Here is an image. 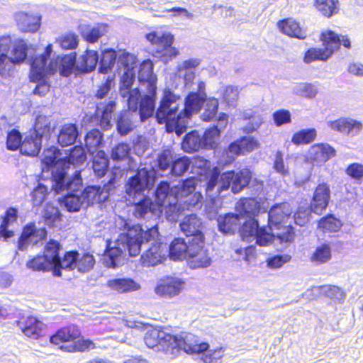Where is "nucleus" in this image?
Segmentation results:
<instances>
[{
	"mask_svg": "<svg viewBox=\"0 0 363 363\" xmlns=\"http://www.w3.org/2000/svg\"><path fill=\"white\" fill-rule=\"evenodd\" d=\"M16 325L28 337L36 340L41 336L43 323L35 316H21L16 320Z\"/></svg>",
	"mask_w": 363,
	"mask_h": 363,
	"instance_id": "4be33fe9",
	"label": "nucleus"
},
{
	"mask_svg": "<svg viewBox=\"0 0 363 363\" xmlns=\"http://www.w3.org/2000/svg\"><path fill=\"white\" fill-rule=\"evenodd\" d=\"M26 267L33 272H52V264L44 255H37L29 259L26 262Z\"/></svg>",
	"mask_w": 363,
	"mask_h": 363,
	"instance_id": "58836bf2",
	"label": "nucleus"
},
{
	"mask_svg": "<svg viewBox=\"0 0 363 363\" xmlns=\"http://www.w3.org/2000/svg\"><path fill=\"white\" fill-rule=\"evenodd\" d=\"M186 261L191 269L206 268L211 264V258L205 247V240L195 242L191 245Z\"/></svg>",
	"mask_w": 363,
	"mask_h": 363,
	"instance_id": "dca6fc26",
	"label": "nucleus"
},
{
	"mask_svg": "<svg viewBox=\"0 0 363 363\" xmlns=\"http://www.w3.org/2000/svg\"><path fill=\"white\" fill-rule=\"evenodd\" d=\"M61 155V152L59 148L55 146H51L45 150L43 152V157L42 159L43 163L48 167H52L57 164V171L62 169V166L60 164L59 157Z\"/></svg>",
	"mask_w": 363,
	"mask_h": 363,
	"instance_id": "6e6d98bb",
	"label": "nucleus"
},
{
	"mask_svg": "<svg viewBox=\"0 0 363 363\" xmlns=\"http://www.w3.org/2000/svg\"><path fill=\"white\" fill-rule=\"evenodd\" d=\"M79 256L77 250L67 251L60 257V264H56L52 269L55 277H61L62 269L74 270L77 267V259Z\"/></svg>",
	"mask_w": 363,
	"mask_h": 363,
	"instance_id": "7c9ffc66",
	"label": "nucleus"
},
{
	"mask_svg": "<svg viewBox=\"0 0 363 363\" xmlns=\"http://www.w3.org/2000/svg\"><path fill=\"white\" fill-rule=\"evenodd\" d=\"M18 211L16 208L10 207L4 213L2 217V222L0 225V236L4 240L9 239L14 235L13 230H9V225L17 221Z\"/></svg>",
	"mask_w": 363,
	"mask_h": 363,
	"instance_id": "e433bc0d",
	"label": "nucleus"
},
{
	"mask_svg": "<svg viewBox=\"0 0 363 363\" xmlns=\"http://www.w3.org/2000/svg\"><path fill=\"white\" fill-rule=\"evenodd\" d=\"M182 149L186 152H194L203 148L201 137L196 130L186 134L182 143Z\"/></svg>",
	"mask_w": 363,
	"mask_h": 363,
	"instance_id": "c03bdc74",
	"label": "nucleus"
},
{
	"mask_svg": "<svg viewBox=\"0 0 363 363\" xmlns=\"http://www.w3.org/2000/svg\"><path fill=\"white\" fill-rule=\"evenodd\" d=\"M136 112L128 108V110L120 113L117 119V130L121 135H126L133 129V118Z\"/></svg>",
	"mask_w": 363,
	"mask_h": 363,
	"instance_id": "37998d69",
	"label": "nucleus"
},
{
	"mask_svg": "<svg viewBox=\"0 0 363 363\" xmlns=\"http://www.w3.org/2000/svg\"><path fill=\"white\" fill-rule=\"evenodd\" d=\"M313 159L319 162H327L336 155L335 150L328 144L316 143L311 147Z\"/></svg>",
	"mask_w": 363,
	"mask_h": 363,
	"instance_id": "4c0bfd02",
	"label": "nucleus"
},
{
	"mask_svg": "<svg viewBox=\"0 0 363 363\" xmlns=\"http://www.w3.org/2000/svg\"><path fill=\"white\" fill-rule=\"evenodd\" d=\"M258 228V220L256 218H248L242 224H240L238 232L243 240L249 241L255 238Z\"/></svg>",
	"mask_w": 363,
	"mask_h": 363,
	"instance_id": "864d4df0",
	"label": "nucleus"
},
{
	"mask_svg": "<svg viewBox=\"0 0 363 363\" xmlns=\"http://www.w3.org/2000/svg\"><path fill=\"white\" fill-rule=\"evenodd\" d=\"M173 194L172 188H170V184L167 181L160 182L155 191V203L157 204H161L162 211L164 210V201L167 196Z\"/></svg>",
	"mask_w": 363,
	"mask_h": 363,
	"instance_id": "680f3d73",
	"label": "nucleus"
},
{
	"mask_svg": "<svg viewBox=\"0 0 363 363\" xmlns=\"http://www.w3.org/2000/svg\"><path fill=\"white\" fill-rule=\"evenodd\" d=\"M158 236L157 225L144 230L139 224L128 228L125 233L119 234L115 246H107L104 253V263L108 268L118 267L123 259L124 252H128L130 257L138 256L141 251V245L155 240Z\"/></svg>",
	"mask_w": 363,
	"mask_h": 363,
	"instance_id": "f03ea898",
	"label": "nucleus"
},
{
	"mask_svg": "<svg viewBox=\"0 0 363 363\" xmlns=\"http://www.w3.org/2000/svg\"><path fill=\"white\" fill-rule=\"evenodd\" d=\"M277 238L281 244H291L294 242L296 233L295 228L291 225H284L281 230H278Z\"/></svg>",
	"mask_w": 363,
	"mask_h": 363,
	"instance_id": "69168bd1",
	"label": "nucleus"
},
{
	"mask_svg": "<svg viewBox=\"0 0 363 363\" xmlns=\"http://www.w3.org/2000/svg\"><path fill=\"white\" fill-rule=\"evenodd\" d=\"M116 178L114 174L103 187L100 186H88L82 193V202L87 206L104 203L109 196L112 190L116 189Z\"/></svg>",
	"mask_w": 363,
	"mask_h": 363,
	"instance_id": "9b49d317",
	"label": "nucleus"
},
{
	"mask_svg": "<svg viewBox=\"0 0 363 363\" xmlns=\"http://www.w3.org/2000/svg\"><path fill=\"white\" fill-rule=\"evenodd\" d=\"M95 263L94 255L89 252H84L80 257H78L76 269L80 272H88L94 268Z\"/></svg>",
	"mask_w": 363,
	"mask_h": 363,
	"instance_id": "338daca9",
	"label": "nucleus"
},
{
	"mask_svg": "<svg viewBox=\"0 0 363 363\" xmlns=\"http://www.w3.org/2000/svg\"><path fill=\"white\" fill-rule=\"evenodd\" d=\"M150 172L147 168L138 169L125 184L126 194L132 198L143 194L150 184Z\"/></svg>",
	"mask_w": 363,
	"mask_h": 363,
	"instance_id": "4468645a",
	"label": "nucleus"
},
{
	"mask_svg": "<svg viewBox=\"0 0 363 363\" xmlns=\"http://www.w3.org/2000/svg\"><path fill=\"white\" fill-rule=\"evenodd\" d=\"M317 137V131L314 128L301 129L294 133L291 143L296 145H308L313 143Z\"/></svg>",
	"mask_w": 363,
	"mask_h": 363,
	"instance_id": "a18cd8bd",
	"label": "nucleus"
},
{
	"mask_svg": "<svg viewBox=\"0 0 363 363\" xmlns=\"http://www.w3.org/2000/svg\"><path fill=\"white\" fill-rule=\"evenodd\" d=\"M197 182V177L192 176L184 179L180 186L172 187L174 198L182 202L187 209L201 205L203 201L202 194L196 191Z\"/></svg>",
	"mask_w": 363,
	"mask_h": 363,
	"instance_id": "6e6552de",
	"label": "nucleus"
},
{
	"mask_svg": "<svg viewBox=\"0 0 363 363\" xmlns=\"http://www.w3.org/2000/svg\"><path fill=\"white\" fill-rule=\"evenodd\" d=\"M345 174L352 179L361 183L363 182V164L353 162L345 168Z\"/></svg>",
	"mask_w": 363,
	"mask_h": 363,
	"instance_id": "774afa93",
	"label": "nucleus"
},
{
	"mask_svg": "<svg viewBox=\"0 0 363 363\" xmlns=\"http://www.w3.org/2000/svg\"><path fill=\"white\" fill-rule=\"evenodd\" d=\"M62 250L61 243L54 239H50L45 245L43 255L47 256L52 264V269L56 264H60V252Z\"/></svg>",
	"mask_w": 363,
	"mask_h": 363,
	"instance_id": "ea45409f",
	"label": "nucleus"
},
{
	"mask_svg": "<svg viewBox=\"0 0 363 363\" xmlns=\"http://www.w3.org/2000/svg\"><path fill=\"white\" fill-rule=\"evenodd\" d=\"M319 40L323 48L330 57L335 52L338 51L341 45L350 50L352 48L350 38L347 35H341L330 29H325L320 33Z\"/></svg>",
	"mask_w": 363,
	"mask_h": 363,
	"instance_id": "f8f14e48",
	"label": "nucleus"
},
{
	"mask_svg": "<svg viewBox=\"0 0 363 363\" xmlns=\"http://www.w3.org/2000/svg\"><path fill=\"white\" fill-rule=\"evenodd\" d=\"M42 146V139L34 134L29 133L22 141L20 152L22 155L35 157L37 156Z\"/></svg>",
	"mask_w": 363,
	"mask_h": 363,
	"instance_id": "2f4dec72",
	"label": "nucleus"
},
{
	"mask_svg": "<svg viewBox=\"0 0 363 363\" xmlns=\"http://www.w3.org/2000/svg\"><path fill=\"white\" fill-rule=\"evenodd\" d=\"M328 125L334 130L346 134H349L354 130L355 132H358L362 128L361 122L347 118H340L330 121Z\"/></svg>",
	"mask_w": 363,
	"mask_h": 363,
	"instance_id": "72a5a7b5",
	"label": "nucleus"
},
{
	"mask_svg": "<svg viewBox=\"0 0 363 363\" xmlns=\"http://www.w3.org/2000/svg\"><path fill=\"white\" fill-rule=\"evenodd\" d=\"M117 58L116 51L113 48L105 49L101 52L100 66L99 71L103 74H107L111 71L116 63Z\"/></svg>",
	"mask_w": 363,
	"mask_h": 363,
	"instance_id": "3c124183",
	"label": "nucleus"
},
{
	"mask_svg": "<svg viewBox=\"0 0 363 363\" xmlns=\"http://www.w3.org/2000/svg\"><path fill=\"white\" fill-rule=\"evenodd\" d=\"M35 225L34 223H30L26 225L21 232L17 242V247L19 250H26L30 242V237L35 235Z\"/></svg>",
	"mask_w": 363,
	"mask_h": 363,
	"instance_id": "052dcab7",
	"label": "nucleus"
},
{
	"mask_svg": "<svg viewBox=\"0 0 363 363\" xmlns=\"http://www.w3.org/2000/svg\"><path fill=\"white\" fill-rule=\"evenodd\" d=\"M190 164V159L186 156L177 158L174 157L172 164L170 174L177 177L182 176L189 169Z\"/></svg>",
	"mask_w": 363,
	"mask_h": 363,
	"instance_id": "0e129e2a",
	"label": "nucleus"
},
{
	"mask_svg": "<svg viewBox=\"0 0 363 363\" xmlns=\"http://www.w3.org/2000/svg\"><path fill=\"white\" fill-rule=\"evenodd\" d=\"M220 130L217 125L206 129L201 137L203 148L215 149L218 145V140Z\"/></svg>",
	"mask_w": 363,
	"mask_h": 363,
	"instance_id": "4d7b16f0",
	"label": "nucleus"
},
{
	"mask_svg": "<svg viewBox=\"0 0 363 363\" xmlns=\"http://www.w3.org/2000/svg\"><path fill=\"white\" fill-rule=\"evenodd\" d=\"M330 199V189L325 182L318 184L314 189L310 202V209L315 214L320 215L328 207Z\"/></svg>",
	"mask_w": 363,
	"mask_h": 363,
	"instance_id": "aec40b11",
	"label": "nucleus"
},
{
	"mask_svg": "<svg viewBox=\"0 0 363 363\" xmlns=\"http://www.w3.org/2000/svg\"><path fill=\"white\" fill-rule=\"evenodd\" d=\"M277 27L281 33L291 38L305 40L308 36L300 22L291 17L278 21Z\"/></svg>",
	"mask_w": 363,
	"mask_h": 363,
	"instance_id": "412c9836",
	"label": "nucleus"
},
{
	"mask_svg": "<svg viewBox=\"0 0 363 363\" xmlns=\"http://www.w3.org/2000/svg\"><path fill=\"white\" fill-rule=\"evenodd\" d=\"M79 135L78 129L74 123H67L62 126L57 135V142L62 147L74 143Z\"/></svg>",
	"mask_w": 363,
	"mask_h": 363,
	"instance_id": "c9c22d12",
	"label": "nucleus"
},
{
	"mask_svg": "<svg viewBox=\"0 0 363 363\" xmlns=\"http://www.w3.org/2000/svg\"><path fill=\"white\" fill-rule=\"evenodd\" d=\"M135 81V71L125 70L121 78L120 89L123 91V96H128L127 103L130 109L139 111L140 101L143 96L139 88L131 89Z\"/></svg>",
	"mask_w": 363,
	"mask_h": 363,
	"instance_id": "ddd939ff",
	"label": "nucleus"
},
{
	"mask_svg": "<svg viewBox=\"0 0 363 363\" xmlns=\"http://www.w3.org/2000/svg\"><path fill=\"white\" fill-rule=\"evenodd\" d=\"M107 286L112 291L118 294H126L138 291L140 285L132 278H114L108 280Z\"/></svg>",
	"mask_w": 363,
	"mask_h": 363,
	"instance_id": "c85d7f7f",
	"label": "nucleus"
},
{
	"mask_svg": "<svg viewBox=\"0 0 363 363\" xmlns=\"http://www.w3.org/2000/svg\"><path fill=\"white\" fill-rule=\"evenodd\" d=\"M33 128V131L30 133L38 137L39 136L41 139L43 137H49L53 130V128L51 125V122L48 117L43 115L37 116Z\"/></svg>",
	"mask_w": 363,
	"mask_h": 363,
	"instance_id": "a19ab883",
	"label": "nucleus"
},
{
	"mask_svg": "<svg viewBox=\"0 0 363 363\" xmlns=\"http://www.w3.org/2000/svg\"><path fill=\"white\" fill-rule=\"evenodd\" d=\"M174 156L172 150L164 149L157 155L156 159V167L160 171L171 169Z\"/></svg>",
	"mask_w": 363,
	"mask_h": 363,
	"instance_id": "e2e57ef3",
	"label": "nucleus"
},
{
	"mask_svg": "<svg viewBox=\"0 0 363 363\" xmlns=\"http://www.w3.org/2000/svg\"><path fill=\"white\" fill-rule=\"evenodd\" d=\"M158 235H160L159 233ZM158 238L159 236L152 240L150 247L141 255L140 260L143 266H155L162 262L164 255L161 249V242H157Z\"/></svg>",
	"mask_w": 363,
	"mask_h": 363,
	"instance_id": "bb28decb",
	"label": "nucleus"
},
{
	"mask_svg": "<svg viewBox=\"0 0 363 363\" xmlns=\"http://www.w3.org/2000/svg\"><path fill=\"white\" fill-rule=\"evenodd\" d=\"M332 250L329 243H322L317 246L310 257V260L315 264H324L331 259Z\"/></svg>",
	"mask_w": 363,
	"mask_h": 363,
	"instance_id": "8fccbe9b",
	"label": "nucleus"
},
{
	"mask_svg": "<svg viewBox=\"0 0 363 363\" xmlns=\"http://www.w3.org/2000/svg\"><path fill=\"white\" fill-rule=\"evenodd\" d=\"M252 177L253 172L249 167H244L238 171L228 170L220 173L219 168L214 167L206 177L205 191L208 194L218 186L216 191L218 196L228 190L237 194L248 187L251 182L257 189H262L264 182L257 179H252Z\"/></svg>",
	"mask_w": 363,
	"mask_h": 363,
	"instance_id": "39448f33",
	"label": "nucleus"
},
{
	"mask_svg": "<svg viewBox=\"0 0 363 363\" xmlns=\"http://www.w3.org/2000/svg\"><path fill=\"white\" fill-rule=\"evenodd\" d=\"M259 143L252 137L243 136L231 143L227 149V152L234 156L244 155L257 148Z\"/></svg>",
	"mask_w": 363,
	"mask_h": 363,
	"instance_id": "a878e982",
	"label": "nucleus"
},
{
	"mask_svg": "<svg viewBox=\"0 0 363 363\" xmlns=\"http://www.w3.org/2000/svg\"><path fill=\"white\" fill-rule=\"evenodd\" d=\"M191 336L192 335L186 332L173 335L162 329L152 328L146 332L144 341L149 348L162 352L170 358L177 356L181 350L191 354L208 351L209 348L208 342H199L197 340L191 342L189 340Z\"/></svg>",
	"mask_w": 363,
	"mask_h": 363,
	"instance_id": "7ed1b4c3",
	"label": "nucleus"
},
{
	"mask_svg": "<svg viewBox=\"0 0 363 363\" xmlns=\"http://www.w3.org/2000/svg\"><path fill=\"white\" fill-rule=\"evenodd\" d=\"M96 347L94 342L89 339H79L74 340L70 345H62L60 349L67 352H84Z\"/></svg>",
	"mask_w": 363,
	"mask_h": 363,
	"instance_id": "13d9d810",
	"label": "nucleus"
},
{
	"mask_svg": "<svg viewBox=\"0 0 363 363\" xmlns=\"http://www.w3.org/2000/svg\"><path fill=\"white\" fill-rule=\"evenodd\" d=\"M203 111L200 116L201 121L210 122L216 119L219 107V101L215 97H206L203 104Z\"/></svg>",
	"mask_w": 363,
	"mask_h": 363,
	"instance_id": "09e8293b",
	"label": "nucleus"
},
{
	"mask_svg": "<svg viewBox=\"0 0 363 363\" xmlns=\"http://www.w3.org/2000/svg\"><path fill=\"white\" fill-rule=\"evenodd\" d=\"M153 70L154 64L150 59L143 60L139 65L138 82L147 93L140 101L139 115L141 121L151 117L155 111L157 78Z\"/></svg>",
	"mask_w": 363,
	"mask_h": 363,
	"instance_id": "423d86ee",
	"label": "nucleus"
},
{
	"mask_svg": "<svg viewBox=\"0 0 363 363\" xmlns=\"http://www.w3.org/2000/svg\"><path fill=\"white\" fill-rule=\"evenodd\" d=\"M28 46L23 40L12 44L9 36L0 37V76L7 78L12 75L15 66L22 64L28 56Z\"/></svg>",
	"mask_w": 363,
	"mask_h": 363,
	"instance_id": "0eeeda50",
	"label": "nucleus"
},
{
	"mask_svg": "<svg viewBox=\"0 0 363 363\" xmlns=\"http://www.w3.org/2000/svg\"><path fill=\"white\" fill-rule=\"evenodd\" d=\"M184 286V281L175 277H165L155 288V294L164 298H172L178 296Z\"/></svg>",
	"mask_w": 363,
	"mask_h": 363,
	"instance_id": "6ab92c4d",
	"label": "nucleus"
},
{
	"mask_svg": "<svg viewBox=\"0 0 363 363\" xmlns=\"http://www.w3.org/2000/svg\"><path fill=\"white\" fill-rule=\"evenodd\" d=\"M342 225L341 220L333 214H328L322 217L318 222V228L323 233L338 232Z\"/></svg>",
	"mask_w": 363,
	"mask_h": 363,
	"instance_id": "49530a36",
	"label": "nucleus"
},
{
	"mask_svg": "<svg viewBox=\"0 0 363 363\" xmlns=\"http://www.w3.org/2000/svg\"><path fill=\"white\" fill-rule=\"evenodd\" d=\"M55 43L62 50H75L79 45V38L76 33L68 31L56 38Z\"/></svg>",
	"mask_w": 363,
	"mask_h": 363,
	"instance_id": "5fc2aeb1",
	"label": "nucleus"
},
{
	"mask_svg": "<svg viewBox=\"0 0 363 363\" xmlns=\"http://www.w3.org/2000/svg\"><path fill=\"white\" fill-rule=\"evenodd\" d=\"M79 33L84 41L90 44H94L104 35L105 31L102 28L101 25H97L96 26L86 25L82 28Z\"/></svg>",
	"mask_w": 363,
	"mask_h": 363,
	"instance_id": "de8ad7c7",
	"label": "nucleus"
},
{
	"mask_svg": "<svg viewBox=\"0 0 363 363\" xmlns=\"http://www.w3.org/2000/svg\"><path fill=\"white\" fill-rule=\"evenodd\" d=\"M145 38L151 45L156 46V53L165 60H171L179 54L178 50L172 46L174 38L170 33L159 34L152 31L145 35Z\"/></svg>",
	"mask_w": 363,
	"mask_h": 363,
	"instance_id": "1a4fd4ad",
	"label": "nucleus"
},
{
	"mask_svg": "<svg viewBox=\"0 0 363 363\" xmlns=\"http://www.w3.org/2000/svg\"><path fill=\"white\" fill-rule=\"evenodd\" d=\"M181 231L193 242L205 240L203 223L195 214L186 216L180 223Z\"/></svg>",
	"mask_w": 363,
	"mask_h": 363,
	"instance_id": "f3484780",
	"label": "nucleus"
},
{
	"mask_svg": "<svg viewBox=\"0 0 363 363\" xmlns=\"http://www.w3.org/2000/svg\"><path fill=\"white\" fill-rule=\"evenodd\" d=\"M292 208L288 202H281L272 206L268 211V223L273 230H281L291 218Z\"/></svg>",
	"mask_w": 363,
	"mask_h": 363,
	"instance_id": "2eb2a0df",
	"label": "nucleus"
},
{
	"mask_svg": "<svg viewBox=\"0 0 363 363\" xmlns=\"http://www.w3.org/2000/svg\"><path fill=\"white\" fill-rule=\"evenodd\" d=\"M52 52V45L50 43L45 46L43 53L30 57L28 74L30 82H38L57 72L62 77H69L76 70V52L57 55L51 59Z\"/></svg>",
	"mask_w": 363,
	"mask_h": 363,
	"instance_id": "20e7f679",
	"label": "nucleus"
},
{
	"mask_svg": "<svg viewBox=\"0 0 363 363\" xmlns=\"http://www.w3.org/2000/svg\"><path fill=\"white\" fill-rule=\"evenodd\" d=\"M99 62L98 51L86 49L79 57L76 70L80 73H89L94 71Z\"/></svg>",
	"mask_w": 363,
	"mask_h": 363,
	"instance_id": "c756f323",
	"label": "nucleus"
},
{
	"mask_svg": "<svg viewBox=\"0 0 363 363\" xmlns=\"http://www.w3.org/2000/svg\"><path fill=\"white\" fill-rule=\"evenodd\" d=\"M315 9L324 18H330L340 12L339 0H313Z\"/></svg>",
	"mask_w": 363,
	"mask_h": 363,
	"instance_id": "f704fd0d",
	"label": "nucleus"
},
{
	"mask_svg": "<svg viewBox=\"0 0 363 363\" xmlns=\"http://www.w3.org/2000/svg\"><path fill=\"white\" fill-rule=\"evenodd\" d=\"M109 167V160L104 150H99L93 157L92 169L99 178L105 176Z\"/></svg>",
	"mask_w": 363,
	"mask_h": 363,
	"instance_id": "79ce46f5",
	"label": "nucleus"
},
{
	"mask_svg": "<svg viewBox=\"0 0 363 363\" xmlns=\"http://www.w3.org/2000/svg\"><path fill=\"white\" fill-rule=\"evenodd\" d=\"M235 210L240 218H256L267 211L255 197H242L235 203Z\"/></svg>",
	"mask_w": 363,
	"mask_h": 363,
	"instance_id": "a211bd4d",
	"label": "nucleus"
},
{
	"mask_svg": "<svg viewBox=\"0 0 363 363\" xmlns=\"http://www.w3.org/2000/svg\"><path fill=\"white\" fill-rule=\"evenodd\" d=\"M81 331L75 325H69L58 329L55 334L50 336V342L60 347L66 342H73L79 338Z\"/></svg>",
	"mask_w": 363,
	"mask_h": 363,
	"instance_id": "5701e85b",
	"label": "nucleus"
},
{
	"mask_svg": "<svg viewBox=\"0 0 363 363\" xmlns=\"http://www.w3.org/2000/svg\"><path fill=\"white\" fill-rule=\"evenodd\" d=\"M85 147L93 154L103 144V133L98 129H91L85 135Z\"/></svg>",
	"mask_w": 363,
	"mask_h": 363,
	"instance_id": "603ef678",
	"label": "nucleus"
},
{
	"mask_svg": "<svg viewBox=\"0 0 363 363\" xmlns=\"http://www.w3.org/2000/svg\"><path fill=\"white\" fill-rule=\"evenodd\" d=\"M240 218L236 213H228L218 218V229L225 234H234L240 225Z\"/></svg>",
	"mask_w": 363,
	"mask_h": 363,
	"instance_id": "473e14b6",
	"label": "nucleus"
},
{
	"mask_svg": "<svg viewBox=\"0 0 363 363\" xmlns=\"http://www.w3.org/2000/svg\"><path fill=\"white\" fill-rule=\"evenodd\" d=\"M133 206V215L137 218H145L148 213L160 217L162 213L161 204H157L147 196L135 203Z\"/></svg>",
	"mask_w": 363,
	"mask_h": 363,
	"instance_id": "b1692460",
	"label": "nucleus"
},
{
	"mask_svg": "<svg viewBox=\"0 0 363 363\" xmlns=\"http://www.w3.org/2000/svg\"><path fill=\"white\" fill-rule=\"evenodd\" d=\"M86 160V152L82 145H74L72 147L68 155L60 160V164L62 166L60 171L54 172L52 177L56 185L62 189L65 186V169H68L70 164L77 165L83 164Z\"/></svg>",
	"mask_w": 363,
	"mask_h": 363,
	"instance_id": "9d476101",
	"label": "nucleus"
},
{
	"mask_svg": "<svg viewBox=\"0 0 363 363\" xmlns=\"http://www.w3.org/2000/svg\"><path fill=\"white\" fill-rule=\"evenodd\" d=\"M15 21L20 30L23 33H35L40 26V16L19 11L15 14Z\"/></svg>",
	"mask_w": 363,
	"mask_h": 363,
	"instance_id": "393cba45",
	"label": "nucleus"
},
{
	"mask_svg": "<svg viewBox=\"0 0 363 363\" xmlns=\"http://www.w3.org/2000/svg\"><path fill=\"white\" fill-rule=\"evenodd\" d=\"M206 97V84L200 81L196 91H191L186 96L184 106L179 110L180 96L169 90L166 91L156 110V120L158 123L165 125L167 132H175L179 135L186 131L192 115L201 110Z\"/></svg>",
	"mask_w": 363,
	"mask_h": 363,
	"instance_id": "f257e3e1",
	"label": "nucleus"
},
{
	"mask_svg": "<svg viewBox=\"0 0 363 363\" xmlns=\"http://www.w3.org/2000/svg\"><path fill=\"white\" fill-rule=\"evenodd\" d=\"M329 58V56L323 48L312 47L306 50L303 60L305 63L309 64L315 61L325 62Z\"/></svg>",
	"mask_w": 363,
	"mask_h": 363,
	"instance_id": "bf43d9fd",
	"label": "nucleus"
},
{
	"mask_svg": "<svg viewBox=\"0 0 363 363\" xmlns=\"http://www.w3.org/2000/svg\"><path fill=\"white\" fill-rule=\"evenodd\" d=\"M193 242L188 239L187 242L184 238H176L170 243L169 256L174 260H186Z\"/></svg>",
	"mask_w": 363,
	"mask_h": 363,
	"instance_id": "cd10ccee",
	"label": "nucleus"
}]
</instances>
